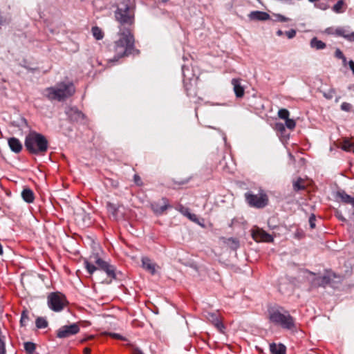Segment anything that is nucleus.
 I'll return each mask as SVG.
<instances>
[{"label":"nucleus","instance_id":"obj_1","mask_svg":"<svg viewBox=\"0 0 354 354\" xmlns=\"http://www.w3.org/2000/svg\"><path fill=\"white\" fill-rule=\"evenodd\" d=\"M118 35L119 39L106 47L108 62H116L122 57L140 53L139 50L135 47V37L130 29L122 30Z\"/></svg>","mask_w":354,"mask_h":354},{"label":"nucleus","instance_id":"obj_2","mask_svg":"<svg viewBox=\"0 0 354 354\" xmlns=\"http://www.w3.org/2000/svg\"><path fill=\"white\" fill-rule=\"evenodd\" d=\"M267 319L272 325L281 328L296 332L297 330L296 319L288 310L280 306H270L267 310Z\"/></svg>","mask_w":354,"mask_h":354},{"label":"nucleus","instance_id":"obj_3","mask_svg":"<svg viewBox=\"0 0 354 354\" xmlns=\"http://www.w3.org/2000/svg\"><path fill=\"white\" fill-rule=\"evenodd\" d=\"M116 21L119 24V31L122 30H131L133 33L135 24V8L129 0L120 2L114 12Z\"/></svg>","mask_w":354,"mask_h":354},{"label":"nucleus","instance_id":"obj_4","mask_svg":"<svg viewBox=\"0 0 354 354\" xmlns=\"http://www.w3.org/2000/svg\"><path fill=\"white\" fill-rule=\"evenodd\" d=\"M84 267L89 274H93L97 270L104 271L111 282L116 279L115 267L100 258L99 254L93 253L84 259Z\"/></svg>","mask_w":354,"mask_h":354},{"label":"nucleus","instance_id":"obj_5","mask_svg":"<svg viewBox=\"0 0 354 354\" xmlns=\"http://www.w3.org/2000/svg\"><path fill=\"white\" fill-rule=\"evenodd\" d=\"M75 93V87L72 82H60L55 86L48 87L43 91L44 96L50 101H64Z\"/></svg>","mask_w":354,"mask_h":354},{"label":"nucleus","instance_id":"obj_6","mask_svg":"<svg viewBox=\"0 0 354 354\" xmlns=\"http://www.w3.org/2000/svg\"><path fill=\"white\" fill-rule=\"evenodd\" d=\"M24 145L29 153L44 156L48 148L46 138L36 131H30L25 138Z\"/></svg>","mask_w":354,"mask_h":354},{"label":"nucleus","instance_id":"obj_7","mask_svg":"<svg viewBox=\"0 0 354 354\" xmlns=\"http://www.w3.org/2000/svg\"><path fill=\"white\" fill-rule=\"evenodd\" d=\"M48 306L54 312H61L68 304L65 295L60 292H50L47 297Z\"/></svg>","mask_w":354,"mask_h":354},{"label":"nucleus","instance_id":"obj_8","mask_svg":"<svg viewBox=\"0 0 354 354\" xmlns=\"http://www.w3.org/2000/svg\"><path fill=\"white\" fill-rule=\"evenodd\" d=\"M245 198L250 207L259 209L265 207L269 201L268 195L263 190H261L258 194L247 192L245 194Z\"/></svg>","mask_w":354,"mask_h":354},{"label":"nucleus","instance_id":"obj_9","mask_svg":"<svg viewBox=\"0 0 354 354\" xmlns=\"http://www.w3.org/2000/svg\"><path fill=\"white\" fill-rule=\"evenodd\" d=\"M150 207L156 215H162L165 212L171 208L169 200L167 197H162L159 201H153L151 203Z\"/></svg>","mask_w":354,"mask_h":354},{"label":"nucleus","instance_id":"obj_10","mask_svg":"<svg viewBox=\"0 0 354 354\" xmlns=\"http://www.w3.org/2000/svg\"><path fill=\"white\" fill-rule=\"evenodd\" d=\"M80 328L77 323H74L71 325H65L60 327L57 330V337L58 338H67L72 335H76L80 332Z\"/></svg>","mask_w":354,"mask_h":354},{"label":"nucleus","instance_id":"obj_11","mask_svg":"<svg viewBox=\"0 0 354 354\" xmlns=\"http://www.w3.org/2000/svg\"><path fill=\"white\" fill-rule=\"evenodd\" d=\"M337 277H339L335 272L330 270H326L323 276L317 277L313 279L312 283L315 286L326 287Z\"/></svg>","mask_w":354,"mask_h":354},{"label":"nucleus","instance_id":"obj_12","mask_svg":"<svg viewBox=\"0 0 354 354\" xmlns=\"http://www.w3.org/2000/svg\"><path fill=\"white\" fill-rule=\"evenodd\" d=\"M251 234L252 239L256 242H267V243H272L274 241V239L268 232H266L265 230H263L261 228H259L258 227H254L251 230Z\"/></svg>","mask_w":354,"mask_h":354},{"label":"nucleus","instance_id":"obj_13","mask_svg":"<svg viewBox=\"0 0 354 354\" xmlns=\"http://www.w3.org/2000/svg\"><path fill=\"white\" fill-rule=\"evenodd\" d=\"M175 209L178 211L180 214H182L183 216H186L187 218H189L192 222L204 227V225L202 224L197 215L192 214L190 212V210L188 207H185L182 204H178Z\"/></svg>","mask_w":354,"mask_h":354},{"label":"nucleus","instance_id":"obj_14","mask_svg":"<svg viewBox=\"0 0 354 354\" xmlns=\"http://www.w3.org/2000/svg\"><path fill=\"white\" fill-rule=\"evenodd\" d=\"M231 84L233 86V91L236 98H242L245 94V88L241 84V79L233 78Z\"/></svg>","mask_w":354,"mask_h":354},{"label":"nucleus","instance_id":"obj_15","mask_svg":"<svg viewBox=\"0 0 354 354\" xmlns=\"http://www.w3.org/2000/svg\"><path fill=\"white\" fill-rule=\"evenodd\" d=\"M142 266L143 269L149 272L152 275L156 274L158 266L153 263L149 257H144L142 258Z\"/></svg>","mask_w":354,"mask_h":354},{"label":"nucleus","instance_id":"obj_16","mask_svg":"<svg viewBox=\"0 0 354 354\" xmlns=\"http://www.w3.org/2000/svg\"><path fill=\"white\" fill-rule=\"evenodd\" d=\"M248 17L252 21H266L270 19V15L263 11H252L249 15Z\"/></svg>","mask_w":354,"mask_h":354},{"label":"nucleus","instance_id":"obj_17","mask_svg":"<svg viewBox=\"0 0 354 354\" xmlns=\"http://www.w3.org/2000/svg\"><path fill=\"white\" fill-rule=\"evenodd\" d=\"M10 149L15 153H19L22 150V144L20 140L15 137L10 138L8 140Z\"/></svg>","mask_w":354,"mask_h":354},{"label":"nucleus","instance_id":"obj_18","mask_svg":"<svg viewBox=\"0 0 354 354\" xmlns=\"http://www.w3.org/2000/svg\"><path fill=\"white\" fill-rule=\"evenodd\" d=\"M120 205H115L111 202L106 203V209L110 216L114 219H119V208Z\"/></svg>","mask_w":354,"mask_h":354},{"label":"nucleus","instance_id":"obj_19","mask_svg":"<svg viewBox=\"0 0 354 354\" xmlns=\"http://www.w3.org/2000/svg\"><path fill=\"white\" fill-rule=\"evenodd\" d=\"M67 113L71 120L73 121H79L84 119V113L75 107L71 108Z\"/></svg>","mask_w":354,"mask_h":354},{"label":"nucleus","instance_id":"obj_20","mask_svg":"<svg viewBox=\"0 0 354 354\" xmlns=\"http://www.w3.org/2000/svg\"><path fill=\"white\" fill-rule=\"evenodd\" d=\"M270 351L271 354H286V347L281 343H272L270 344Z\"/></svg>","mask_w":354,"mask_h":354},{"label":"nucleus","instance_id":"obj_21","mask_svg":"<svg viewBox=\"0 0 354 354\" xmlns=\"http://www.w3.org/2000/svg\"><path fill=\"white\" fill-rule=\"evenodd\" d=\"M337 197L339 198L343 203L351 204L354 210V198L347 194L344 191H338L336 194Z\"/></svg>","mask_w":354,"mask_h":354},{"label":"nucleus","instance_id":"obj_22","mask_svg":"<svg viewBox=\"0 0 354 354\" xmlns=\"http://www.w3.org/2000/svg\"><path fill=\"white\" fill-rule=\"evenodd\" d=\"M21 197L23 200L28 203H32L35 201V194L33 191L28 187L23 189L21 192Z\"/></svg>","mask_w":354,"mask_h":354},{"label":"nucleus","instance_id":"obj_23","mask_svg":"<svg viewBox=\"0 0 354 354\" xmlns=\"http://www.w3.org/2000/svg\"><path fill=\"white\" fill-rule=\"evenodd\" d=\"M310 46L317 50H322L326 48V45L324 42L319 40L317 37H313L310 41Z\"/></svg>","mask_w":354,"mask_h":354},{"label":"nucleus","instance_id":"obj_24","mask_svg":"<svg viewBox=\"0 0 354 354\" xmlns=\"http://www.w3.org/2000/svg\"><path fill=\"white\" fill-rule=\"evenodd\" d=\"M124 346L130 351L131 354H145L143 351L134 344L128 342Z\"/></svg>","mask_w":354,"mask_h":354},{"label":"nucleus","instance_id":"obj_25","mask_svg":"<svg viewBox=\"0 0 354 354\" xmlns=\"http://www.w3.org/2000/svg\"><path fill=\"white\" fill-rule=\"evenodd\" d=\"M335 35L342 37L348 40V31L343 27H337L334 30Z\"/></svg>","mask_w":354,"mask_h":354},{"label":"nucleus","instance_id":"obj_26","mask_svg":"<svg viewBox=\"0 0 354 354\" xmlns=\"http://www.w3.org/2000/svg\"><path fill=\"white\" fill-rule=\"evenodd\" d=\"M92 34L93 37L97 40H100L103 39L104 37V32H102V29L99 28L98 26H94L91 29Z\"/></svg>","mask_w":354,"mask_h":354},{"label":"nucleus","instance_id":"obj_27","mask_svg":"<svg viewBox=\"0 0 354 354\" xmlns=\"http://www.w3.org/2000/svg\"><path fill=\"white\" fill-rule=\"evenodd\" d=\"M293 189L295 191L304 190L306 189L304 180L301 178H299L295 182H294Z\"/></svg>","mask_w":354,"mask_h":354},{"label":"nucleus","instance_id":"obj_28","mask_svg":"<svg viewBox=\"0 0 354 354\" xmlns=\"http://www.w3.org/2000/svg\"><path fill=\"white\" fill-rule=\"evenodd\" d=\"M341 147L346 151H354V144L348 140H344L342 143Z\"/></svg>","mask_w":354,"mask_h":354},{"label":"nucleus","instance_id":"obj_29","mask_svg":"<svg viewBox=\"0 0 354 354\" xmlns=\"http://www.w3.org/2000/svg\"><path fill=\"white\" fill-rule=\"evenodd\" d=\"M24 347L26 352L28 354H32L36 349L35 344L30 342H25Z\"/></svg>","mask_w":354,"mask_h":354},{"label":"nucleus","instance_id":"obj_30","mask_svg":"<svg viewBox=\"0 0 354 354\" xmlns=\"http://www.w3.org/2000/svg\"><path fill=\"white\" fill-rule=\"evenodd\" d=\"M37 328H45L48 326V322L44 317H38L35 321Z\"/></svg>","mask_w":354,"mask_h":354},{"label":"nucleus","instance_id":"obj_31","mask_svg":"<svg viewBox=\"0 0 354 354\" xmlns=\"http://www.w3.org/2000/svg\"><path fill=\"white\" fill-rule=\"evenodd\" d=\"M28 320H29L28 311L27 310H24L21 315V319H20L21 326H26Z\"/></svg>","mask_w":354,"mask_h":354},{"label":"nucleus","instance_id":"obj_32","mask_svg":"<svg viewBox=\"0 0 354 354\" xmlns=\"http://www.w3.org/2000/svg\"><path fill=\"white\" fill-rule=\"evenodd\" d=\"M233 250H236L239 247V241L235 238H229L226 242Z\"/></svg>","mask_w":354,"mask_h":354},{"label":"nucleus","instance_id":"obj_33","mask_svg":"<svg viewBox=\"0 0 354 354\" xmlns=\"http://www.w3.org/2000/svg\"><path fill=\"white\" fill-rule=\"evenodd\" d=\"M344 3L343 0L338 1L333 7V10L337 13L342 12V8Z\"/></svg>","mask_w":354,"mask_h":354},{"label":"nucleus","instance_id":"obj_34","mask_svg":"<svg viewBox=\"0 0 354 354\" xmlns=\"http://www.w3.org/2000/svg\"><path fill=\"white\" fill-rule=\"evenodd\" d=\"M290 113L288 110L286 109H281L278 111V116L279 118L283 120H287L289 118Z\"/></svg>","mask_w":354,"mask_h":354},{"label":"nucleus","instance_id":"obj_35","mask_svg":"<svg viewBox=\"0 0 354 354\" xmlns=\"http://www.w3.org/2000/svg\"><path fill=\"white\" fill-rule=\"evenodd\" d=\"M212 317H214V326L219 330H222L224 328V326L223 323L219 320L218 317L216 315H212Z\"/></svg>","mask_w":354,"mask_h":354},{"label":"nucleus","instance_id":"obj_36","mask_svg":"<svg viewBox=\"0 0 354 354\" xmlns=\"http://www.w3.org/2000/svg\"><path fill=\"white\" fill-rule=\"evenodd\" d=\"M285 121H286L285 127H286L288 129L292 130L295 128L296 122L293 119L288 118V119L286 120Z\"/></svg>","mask_w":354,"mask_h":354},{"label":"nucleus","instance_id":"obj_37","mask_svg":"<svg viewBox=\"0 0 354 354\" xmlns=\"http://www.w3.org/2000/svg\"><path fill=\"white\" fill-rule=\"evenodd\" d=\"M274 130L283 133L286 131L285 125L281 122H277L274 127Z\"/></svg>","mask_w":354,"mask_h":354},{"label":"nucleus","instance_id":"obj_38","mask_svg":"<svg viewBox=\"0 0 354 354\" xmlns=\"http://www.w3.org/2000/svg\"><path fill=\"white\" fill-rule=\"evenodd\" d=\"M274 17L276 18V21H280V22H287L289 21L290 19L281 14H275Z\"/></svg>","mask_w":354,"mask_h":354},{"label":"nucleus","instance_id":"obj_39","mask_svg":"<svg viewBox=\"0 0 354 354\" xmlns=\"http://www.w3.org/2000/svg\"><path fill=\"white\" fill-rule=\"evenodd\" d=\"M109 336L113 339H120L122 341H127V338L118 333H110Z\"/></svg>","mask_w":354,"mask_h":354},{"label":"nucleus","instance_id":"obj_40","mask_svg":"<svg viewBox=\"0 0 354 354\" xmlns=\"http://www.w3.org/2000/svg\"><path fill=\"white\" fill-rule=\"evenodd\" d=\"M335 93V90L332 88L330 89L327 93H324V96L328 100H331L333 97Z\"/></svg>","mask_w":354,"mask_h":354},{"label":"nucleus","instance_id":"obj_41","mask_svg":"<svg viewBox=\"0 0 354 354\" xmlns=\"http://www.w3.org/2000/svg\"><path fill=\"white\" fill-rule=\"evenodd\" d=\"M351 107H352L351 104L348 102H343L341 104L342 110L345 111H350L351 109Z\"/></svg>","mask_w":354,"mask_h":354},{"label":"nucleus","instance_id":"obj_42","mask_svg":"<svg viewBox=\"0 0 354 354\" xmlns=\"http://www.w3.org/2000/svg\"><path fill=\"white\" fill-rule=\"evenodd\" d=\"M286 35L288 37V39H292L295 37L296 35V30L294 29H291L288 31H286L285 32Z\"/></svg>","mask_w":354,"mask_h":354},{"label":"nucleus","instance_id":"obj_43","mask_svg":"<svg viewBox=\"0 0 354 354\" xmlns=\"http://www.w3.org/2000/svg\"><path fill=\"white\" fill-rule=\"evenodd\" d=\"M315 216L314 214H312L309 218V224L312 229L315 227Z\"/></svg>","mask_w":354,"mask_h":354},{"label":"nucleus","instance_id":"obj_44","mask_svg":"<svg viewBox=\"0 0 354 354\" xmlns=\"http://www.w3.org/2000/svg\"><path fill=\"white\" fill-rule=\"evenodd\" d=\"M335 56L336 58L341 59L344 57V55L339 48H337L335 52Z\"/></svg>","mask_w":354,"mask_h":354},{"label":"nucleus","instance_id":"obj_45","mask_svg":"<svg viewBox=\"0 0 354 354\" xmlns=\"http://www.w3.org/2000/svg\"><path fill=\"white\" fill-rule=\"evenodd\" d=\"M348 64L351 68V70L352 71L353 75H354V62L353 60H350L348 62Z\"/></svg>","mask_w":354,"mask_h":354},{"label":"nucleus","instance_id":"obj_46","mask_svg":"<svg viewBox=\"0 0 354 354\" xmlns=\"http://www.w3.org/2000/svg\"><path fill=\"white\" fill-rule=\"evenodd\" d=\"M133 179H134L135 183L137 185H140V182L141 181V179L138 175H137V174L134 175Z\"/></svg>","mask_w":354,"mask_h":354},{"label":"nucleus","instance_id":"obj_47","mask_svg":"<svg viewBox=\"0 0 354 354\" xmlns=\"http://www.w3.org/2000/svg\"><path fill=\"white\" fill-rule=\"evenodd\" d=\"M348 41H354V31L348 34Z\"/></svg>","mask_w":354,"mask_h":354},{"label":"nucleus","instance_id":"obj_48","mask_svg":"<svg viewBox=\"0 0 354 354\" xmlns=\"http://www.w3.org/2000/svg\"><path fill=\"white\" fill-rule=\"evenodd\" d=\"M335 28H327V29H326V32H327L328 34L335 35V32H334V30H335Z\"/></svg>","mask_w":354,"mask_h":354},{"label":"nucleus","instance_id":"obj_49","mask_svg":"<svg viewBox=\"0 0 354 354\" xmlns=\"http://www.w3.org/2000/svg\"><path fill=\"white\" fill-rule=\"evenodd\" d=\"M83 353H84V354H91V348L86 347L84 348Z\"/></svg>","mask_w":354,"mask_h":354},{"label":"nucleus","instance_id":"obj_50","mask_svg":"<svg viewBox=\"0 0 354 354\" xmlns=\"http://www.w3.org/2000/svg\"><path fill=\"white\" fill-rule=\"evenodd\" d=\"M341 59L342 60L343 65L346 66V64H348L346 57L345 56H344V57L342 58Z\"/></svg>","mask_w":354,"mask_h":354},{"label":"nucleus","instance_id":"obj_51","mask_svg":"<svg viewBox=\"0 0 354 354\" xmlns=\"http://www.w3.org/2000/svg\"><path fill=\"white\" fill-rule=\"evenodd\" d=\"M283 34V31L281 30H279L277 32V35L278 36H281Z\"/></svg>","mask_w":354,"mask_h":354},{"label":"nucleus","instance_id":"obj_52","mask_svg":"<svg viewBox=\"0 0 354 354\" xmlns=\"http://www.w3.org/2000/svg\"><path fill=\"white\" fill-rule=\"evenodd\" d=\"M338 218L342 221H346V218L342 215L338 216Z\"/></svg>","mask_w":354,"mask_h":354},{"label":"nucleus","instance_id":"obj_53","mask_svg":"<svg viewBox=\"0 0 354 354\" xmlns=\"http://www.w3.org/2000/svg\"><path fill=\"white\" fill-rule=\"evenodd\" d=\"M93 336H89V337L87 338V339H93ZM86 340V339H82V340L81 341V342H85Z\"/></svg>","mask_w":354,"mask_h":354},{"label":"nucleus","instance_id":"obj_54","mask_svg":"<svg viewBox=\"0 0 354 354\" xmlns=\"http://www.w3.org/2000/svg\"><path fill=\"white\" fill-rule=\"evenodd\" d=\"M3 254V248H2L1 244L0 243V254Z\"/></svg>","mask_w":354,"mask_h":354},{"label":"nucleus","instance_id":"obj_55","mask_svg":"<svg viewBox=\"0 0 354 354\" xmlns=\"http://www.w3.org/2000/svg\"><path fill=\"white\" fill-rule=\"evenodd\" d=\"M353 214L354 215V209H353Z\"/></svg>","mask_w":354,"mask_h":354}]
</instances>
